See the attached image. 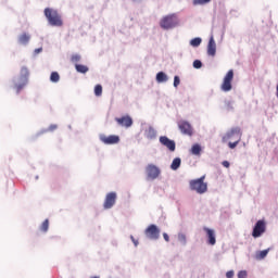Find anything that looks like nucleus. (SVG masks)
Returning <instances> with one entry per match:
<instances>
[{
    "instance_id": "obj_1",
    "label": "nucleus",
    "mask_w": 278,
    "mask_h": 278,
    "mask_svg": "<svg viewBox=\"0 0 278 278\" xmlns=\"http://www.w3.org/2000/svg\"><path fill=\"white\" fill-rule=\"evenodd\" d=\"M45 16L48 20L49 24L52 27H62L64 24L62 22V15L58 12V10L51 9V8H46L45 9Z\"/></svg>"
},
{
    "instance_id": "obj_2",
    "label": "nucleus",
    "mask_w": 278,
    "mask_h": 278,
    "mask_svg": "<svg viewBox=\"0 0 278 278\" xmlns=\"http://www.w3.org/2000/svg\"><path fill=\"white\" fill-rule=\"evenodd\" d=\"M189 188L198 194H205V192H207V182H205V176L190 180Z\"/></svg>"
},
{
    "instance_id": "obj_3",
    "label": "nucleus",
    "mask_w": 278,
    "mask_h": 278,
    "mask_svg": "<svg viewBox=\"0 0 278 278\" xmlns=\"http://www.w3.org/2000/svg\"><path fill=\"white\" fill-rule=\"evenodd\" d=\"M233 134H236V141L228 143L229 149H236V147H238V144L240 143V140H242V129L240 127L231 128L224 136L223 140H233Z\"/></svg>"
},
{
    "instance_id": "obj_4",
    "label": "nucleus",
    "mask_w": 278,
    "mask_h": 278,
    "mask_svg": "<svg viewBox=\"0 0 278 278\" xmlns=\"http://www.w3.org/2000/svg\"><path fill=\"white\" fill-rule=\"evenodd\" d=\"M178 23L179 22L177 21V15L170 14V15L164 16L161 20L160 25L162 29H173V27H177Z\"/></svg>"
},
{
    "instance_id": "obj_5",
    "label": "nucleus",
    "mask_w": 278,
    "mask_h": 278,
    "mask_svg": "<svg viewBox=\"0 0 278 278\" xmlns=\"http://www.w3.org/2000/svg\"><path fill=\"white\" fill-rule=\"evenodd\" d=\"M231 81H233V70H229L225 75L220 89L223 92H229L232 88Z\"/></svg>"
},
{
    "instance_id": "obj_6",
    "label": "nucleus",
    "mask_w": 278,
    "mask_h": 278,
    "mask_svg": "<svg viewBox=\"0 0 278 278\" xmlns=\"http://www.w3.org/2000/svg\"><path fill=\"white\" fill-rule=\"evenodd\" d=\"M144 236L149 240H160V228L155 224H151L144 230Z\"/></svg>"
},
{
    "instance_id": "obj_7",
    "label": "nucleus",
    "mask_w": 278,
    "mask_h": 278,
    "mask_svg": "<svg viewBox=\"0 0 278 278\" xmlns=\"http://www.w3.org/2000/svg\"><path fill=\"white\" fill-rule=\"evenodd\" d=\"M178 129L184 136H194V128H192V125L187 121L178 122Z\"/></svg>"
},
{
    "instance_id": "obj_8",
    "label": "nucleus",
    "mask_w": 278,
    "mask_h": 278,
    "mask_svg": "<svg viewBox=\"0 0 278 278\" xmlns=\"http://www.w3.org/2000/svg\"><path fill=\"white\" fill-rule=\"evenodd\" d=\"M263 233H266V222L260 219L253 228L252 236L254 238H260Z\"/></svg>"
},
{
    "instance_id": "obj_9",
    "label": "nucleus",
    "mask_w": 278,
    "mask_h": 278,
    "mask_svg": "<svg viewBox=\"0 0 278 278\" xmlns=\"http://www.w3.org/2000/svg\"><path fill=\"white\" fill-rule=\"evenodd\" d=\"M21 76H22V84H16L15 85V90H16L17 94L27 85V77H29V70H27V67H22L21 68Z\"/></svg>"
},
{
    "instance_id": "obj_10",
    "label": "nucleus",
    "mask_w": 278,
    "mask_h": 278,
    "mask_svg": "<svg viewBox=\"0 0 278 278\" xmlns=\"http://www.w3.org/2000/svg\"><path fill=\"white\" fill-rule=\"evenodd\" d=\"M146 173L148 175V179H157L160 177V167L153 165V164H149L146 167Z\"/></svg>"
},
{
    "instance_id": "obj_11",
    "label": "nucleus",
    "mask_w": 278,
    "mask_h": 278,
    "mask_svg": "<svg viewBox=\"0 0 278 278\" xmlns=\"http://www.w3.org/2000/svg\"><path fill=\"white\" fill-rule=\"evenodd\" d=\"M115 204H116V192L108 193L103 203L104 210H112V207H114Z\"/></svg>"
},
{
    "instance_id": "obj_12",
    "label": "nucleus",
    "mask_w": 278,
    "mask_h": 278,
    "mask_svg": "<svg viewBox=\"0 0 278 278\" xmlns=\"http://www.w3.org/2000/svg\"><path fill=\"white\" fill-rule=\"evenodd\" d=\"M100 140L104 144H118L121 142V137H118V135H110V136L101 135Z\"/></svg>"
},
{
    "instance_id": "obj_13",
    "label": "nucleus",
    "mask_w": 278,
    "mask_h": 278,
    "mask_svg": "<svg viewBox=\"0 0 278 278\" xmlns=\"http://www.w3.org/2000/svg\"><path fill=\"white\" fill-rule=\"evenodd\" d=\"M115 121L121 127L129 128L134 125V119L129 115L116 117Z\"/></svg>"
},
{
    "instance_id": "obj_14",
    "label": "nucleus",
    "mask_w": 278,
    "mask_h": 278,
    "mask_svg": "<svg viewBox=\"0 0 278 278\" xmlns=\"http://www.w3.org/2000/svg\"><path fill=\"white\" fill-rule=\"evenodd\" d=\"M160 142H161V144H163V147H166L172 152L175 151V149H176L175 141L170 140L166 136L160 137Z\"/></svg>"
},
{
    "instance_id": "obj_15",
    "label": "nucleus",
    "mask_w": 278,
    "mask_h": 278,
    "mask_svg": "<svg viewBox=\"0 0 278 278\" xmlns=\"http://www.w3.org/2000/svg\"><path fill=\"white\" fill-rule=\"evenodd\" d=\"M203 229L206 233V238L208 239V244H211V247H214V244H216V232L207 227H204Z\"/></svg>"
},
{
    "instance_id": "obj_16",
    "label": "nucleus",
    "mask_w": 278,
    "mask_h": 278,
    "mask_svg": "<svg viewBox=\"0 0 278 278\" xmlns=\"http://www.w3.org/2000/svg\"><path fill=\"white\" fill-rule=\"evenodd\" d=\"M207 55L214 58L216 55V41L214 40V36H211L207 45Z\"/></svg>"
},
{
    "instance_id": "obj_17",
    "label": "nucleus",
    "mask_w": 278,
    "mask_h": 278,
    "mask_svg": "<svg viewBox=\"0 0 278 278\" xmlns=\"http://www.w3.org/2000/svg\"><path fill=\"white\" fill-rule=\"evenodd\" d=\"M29 40H31V36L27 33L22 34L18 37L20 45H29Z\"/></svg>"
},
{
    "instance_id": "obj_18",
    "label": "nucleus",
    "mask_w": 278,
    "mask_h": 278,
    "mask_svg": "<svg viewBox=\"0 0 278 278\" xmlns=\"http://www.w3.org/2000/svg\"><path fill=\"white\" fill-rule=\"evenodd\" d=\"M156 81H157L159 84H162V83H164V81H168V76H167L164 72H159V73L156 74Z\"/></svg>"
},
{
    "instance_id": "obj_19",
    "label": "nucleus",
    "mask_w": 278,
    "mask_h": 278,
    "mask_svg": "<svg viewBox=\"0 0 278 278\" xmlns=\"http://www.w3.org/2000/svg\"><path fill=\"white\" fill-rule=\"evenodd\" d=\"M155 136H157V132L153 129V127H149L146 130V137L149 138V140H153V138H155Z\"/></svg>"
},
{
    "instance_id": "obj_20",
    "label": "nucleus",
    "mask_w": 278,
    "mask_h": 278,
    "mask_svg": "<svg viewBox=\"0 0 278 278\" xmlns=\"http://www.w3.org/2000/svg\"><path fill=\"white\" fill-rule=\"evenodd\" d=\"M191 154L192 155H201V144L199 143H194L192 147H191Z\"/></svg>"
},
{
    "instance_id": "obj_21",
    "label": "nucleus",
    "mask_w": 278,
    "mask_h": 278,
    "mask_svg": "<svg viewBox=\"0 0 278 278\" xmlns=\"http://www.w3.org/2000/svg\"><path fill=\"white\" fill-rule=\"evenodd\" d=\"M179 166H181V159L179 157L174 159L170 165L172 170H177Z\"/></svg>"
},
{
    "instance_id": "obj_22",
    "label": "nucleus",
    "mask_w": 278,
    "mask_h": 278,
    "mask_svg": "<svg viewBox=\"0 0 278 278\" xmlns=\"http://www.w3.org/2000/svg\"><path fill=\"white\" fill-rule=\"evenodd\" d=\"M75 68L77 73H83V74H86L89 71L88 66L81 65V64H75Z\"/></svg>"
},
{
    "instance_id": "obj_23",
    "label": "nucleus",
    "mask_w": 278,
    "mask_h": 278,
    "mask_svg": "<svg viewBox=\"0 0 278 278\" xmlns=\"http://www.w3.org/2000/svg\"><path fill=\"white\" fill-rule=\"evenodd\" d=\"M50 81H52V84H58V81H60V74L58 72H52L50 75Z\"/></svg>"
},
{
    "instance_id": "obj_24",
    "label": "nucleus",
    "mask_w": 278,
    "mask_h": 278,
    "mask_svg": "<svg viewBox=\"0 0 278 278\" xmlns=\"http://www.w3.org/2000/svg\"><path fill=\"white\" fill-rule=\"evenodd\" d=\"M40 231H43V233H47L49 231V219H46L41 226H40Z\"/></svg>"
},
{
    "instance_id": "obj_25",
    "label": "nucleus",
    "mask_w": 278,
    "mask_h": 278,
    "mask_svg": "<svg viewBox=\"0 0 278 278\" xmlns=\"http://www.w3.org/2000/svg\"><path fill=\"white\" fill-rule=\"evenodd\" d=\"M268 255V250H263L256 253V260H264Z\"/></svg>"
},
{
    "instance_id": "obj_26",
    "label": "nucleus",
    "mask_w": 278,
    "mask_h": 278,
    "mask_svg": "<svg viewBox=\"0 0 278 278\" xmlns=\"http://www.w3.org/2000/svg\"><path fill=\"white\" fill-rule=\"evenodd\" d=\"M94 94L96 97H101V94H103V87L101 85L94 87Z\"/></svg>"
},
{
    "instance_id": "obj_27",
    "label": "nucleus",
    "mask_w": 278,
    "mask_h": 278,
    "mask_svg": "<svg viewBox=\"0 0 278 278\" xmlns=\"http://www.w3.org/2000/svg\"><path fill=\"white\" fill-rule=\"evenodd\" d=\"M201 42H202L201 38L197 37V38L191 39L190 45H191V47H199L201 45Z\"/></svg>"
},
{
    "instance_id": "obj_28",
    "label": "nucleus",
    "mask_w": 278,
    "mask_h": 278,
    "mask_svg": "<svg viewBox=\"0 0 278 278\" xmlns=\"http://www.w3.org/2000/svg\"><path fill=\"white\" fill-rule=\"evenodd\" d=\"M80 60H81V55H79V54H73L71 56V63L72 64H77V62H79Z\"/></svg>"
},
{
    "instance_id": "obj_29",
    "label": "nucleus",
    "mask_w": 278,
    "mask_h": 278,
    "mask_svg": "<svg viewBox=\"0 0 278 278\" xmlns=\"http://www.w3.org/2000/svg\"><path fill=\"white\" fill-rule=\"evenodd\" d=\"M212 0H193V5H205V3H210Z\"/></svg>"
},
{
    "instance_id": "obj_30",
    "label": "nucleus",
    "mask_w": 278,
    "mask_h": 278,
    "mask_svg": "<svg viewBox=\"0 0 278 278\" xmlns=\"http://www.w3.org/2000/svg\"><path fill=\"white\" fill-rule=\"evenodd\" d=\"M203 63L199 60L193 61V68H201Z\"/></svg>"
},
{
    "instance_id": "obj_31",
    "label": "nucleus",
    "mask_w": 278,
    "mask_h": 278,
    "mask_svg": "<svg viewBox=\"0 0 278 278\" xmlns=\"http://www.w3.org/2000/svg\"><path fill=\"white\" fill-rule=\"evenodd\" d=\"M178 240L181 242V244H186V235L185 233H179L178 235Z\"/></svg>"
},
{
    "instance_id": "obj_32",
    "label": "nucleus",
    "mask_w": 278,
    "mask_h": 278,
    "mask_svg": "<svg viewBox=\"0 0 278 278\" xmlns=\"http://www.w3.org/2000/svg\"><path fill=\"white\" fill-rule=\"evenodd\" d=\"M181 84V80L179 79V76L174 77V88H177Z\"/></svg>"
},
{
    "instance_id": "obj_33",
    "label": "nucleus",
    "mask_w": 278,
    "mask_h": 278,
    "mask_svg": "<svg viewBox=\"0 0 278 278\" xmlns=\"http://www.w3.org/2000/svg\"><path fill=\"white\" fill-rule=\"evenodd\" d=\"M248 274H247V270H240L238 273V278H247Z\"/></svg>"
},
{
    "instance_id": "obj_34",
    "label": "nucleus",
    "mask_w": 278,
    "mask_h": 278,
    "mask_svg": "<svg viewBox=\"0 0 278 278\" xmlns=\"http://www.w3.org/2000/svg\"><path fill=\"white\" fill-rule=\"evenodd\" d=\"M55 129H58V125L51 124V125L48 127L47 131H55Z\"/></svg>"
},
{
    "instance_id": "obj_35",
    "label": "nucleus",
    "mask_w": 278,
    "mask_h": 278,
    "mask_svg": "<svg viewBox=\"0 0 278 278\" xmlns=\"http://www.w3.org/2000/svg\"><path fill=\"white\" fill-rule=\"evenodd\" d=\"M163 238H164L165 242H170V237H168V233L164 232Z\"/></svg>"
},
{
    "instance_id": "obj_36",
    "label": "nucleus",
    "mask_w": 278,
    "mask_h": 278,
    "mask_svg": "<svg viewBox=\"0 0 278 278\" xmlns=\"http://www.w3.org/2000/svg\"><path fill=\"white\" fill-rule=\"evenodd\" d=\"M233 275H235L233 270H229V271L226 273L227 278H233Z\"/></svg>"
},
{
    "instance_id": "obj_37",
    "label": "nucleus",
    "mask_w": 278,
    "mask_h": 278,
    "mask_svg": "<svg viewBox=\"0 0 278 278\" xmlns=\"http://www.w3.org/2000/svg\"><path fill=\"white\" fill-rule=\"evenodd\" d=\"M222 165L225 167V168H229L230 164L228 161H223Z\"/></svg>"
},
{
    "instance_id": "obj_38",
    "label": "nucleus",
    "mask_w": 278,
    "mask_h": 278,
    "mask_svg": "<svg viewBox=\"0 0 278 278\" xmlns=\"http://www.w3.org/2000/svg\"><path fill=\"white\" fill-rule=\"evenodd\" d=\"M130 239L134 242L135 247H138V240H136L134 236H130Z\"/></svg>"
},
{
    "instance_id": "obj_39",
    "label": "nucleus",
    "mask_w": 278,
    "mask_h": 278,
    "mask_svg": "<svg viewBox=\"0 0 278 278\" xmlns=\"http://www.w3.org/2000/svg\"><path fill=\"white\" fill-rule=\"evenodd\" d=\"M227 110H233V106L231 105V102L227 103Z\"/></svg>"
},
{
    "instance_id": "obj_40",
    "label": "nucleus",
    "mask_w": 278,
    "mask_h": 278,
    "mask_svg": "<svg viewBox=\"0 0 278 278\" xmlns=\"http://www.w3.org/2000/svg\"><path fill=\"white\" fill-rule=\"evenodd\" d=\"M42 51V48H38L35 50V53H40Z\"/></svg>"
},
{
    "instance_id": "obj_41",
    "label": "nucleus",
    "mask_w": 278,
    "mask_h": 278,
    "mask_svg": "<svg viewBox=\"0 0 278 278\" xmlns=\"http://www.w3.org/2000/svg\"><path fill=\"white\" fill-rule=\"evenodd\" d=\"M232 140H236V132L232 134Z\"/></svg>"
},
{
    "instance_id": "obj_42",
    "label": "nucleus",
    "mask_w": 278,
    "mask_h": 278,
    "mask_svg": "<svg viewBox=\"0 0 278 278\" xmlns=\"http://www.w3.org/2000/svg\"><path fill=\"white\" fill-rule=\"evenodd\" d=\"M91 278H100L99 276H93V277H91Z\"/></svg>"
},
{
    "instance_id": "obj_43",
    "label": "nucleus",
    "mask_w": 278,
    "mask_h": 278,
    "mask_svg": "<svg viewBox=\"0 0 278 278\" xmlns=\"http://www.w3.org/2000/svg\"><path fill=\"white\" fill-rule=\"evenodd\" d=\"M132 1H138V0H132Z\"/></svg>"
}]
</instances>
